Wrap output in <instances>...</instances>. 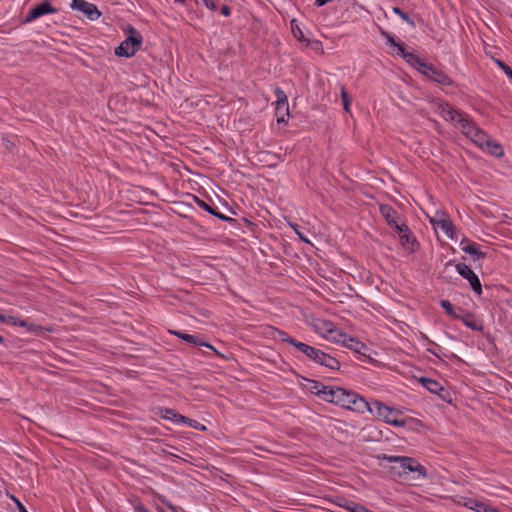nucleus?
<instances>
[{"label":"nucleus","mask_w":512,"mask_h":512,"mask_svg":"<svg viewBox=\"0 0 512 512\" xmlns=\"http://www.w3.org/2000/svg\"><path fill=\"white\" fill-rule=\"evenodd\" d=\"M316 394L327 402L334 403L358 413L374 411L363 397L353 391H348L340 387L322 386L321 389L317 390Z\"/></svg>","instance_id":"nucleus-1"},{"label":"nucleus","mask_w":512,"mask_h":512,"mask_svg":"<svg viewBox=\"0 0 512 512\" xmlns=\"http://www.w3.org/2000/svg\"><path fill=\"white\" fill-rule=\"evenodd\" d=\"M315 328L328 341L342 344L343 346L355 351L356 353L365 355L366 351L368 350L364 343L343 333L331 322L318 321V323L315 325Z\"/></svg>","instance_id":"nucleus-2"},{"label":"nucleus","mask_w":512,"mask_h":512,"mask_svg":"<svg viewBox=\"0 0 512 512\" xmlns=\"http://www.w3.org/2000/svg\"><path fill=\"white\" fill-rule=\"evenodd\" d=\"M370 406L374 409V411L371 413L387 424L395 427L407 428L410 430H417L418 428L422 427L421 421L412 417L401 419L399 418V416L402 414L400 410L386 406L381 402L375 401L370 404Z\"/></svg>","instance_id":"nucleus-3"},{"label":"nucleus","mask_w":512,"mask_h":512,"mask_svg":"<svg viewBox=\"0 0 512 512\" xmlns=\"http://www.w3.org/2000/svg\"><path fill=\"white\" fill-rule=\"evenodd\" d=\"M383 459L386 461H402L404 463V470H399L396 472V476L399 478L407 479L409 473H413L411 479L415 481L423 480L427 477L426 468L414 458L406 456L384 455Z\"/></svg>","instance_id":"nucleus-4"},{"label":"nucleus","mask_w":512,"mask_h":512,"mask_svg":"<svg viewBox=\"0 0 512 512\" xmlns=\"http://www.w3.org/2000/svg\"><path fill=\"white\" fill-rule=\"evenodd\" d=\"M126 39L115 49V55L130 58L141 49L143 38L141 34L131 25L126 30Z\"/></svg>","instance_id":"nucleus-5"},{"label":"nucleus","mask_w":512,"mask_h":512,"mask_svg":"<svg viewBox=\"0 0 512 512\" xmlns=\"http://www.w3.org/2000/svg\"><path fill=\"white\" fill-rule=\"evenodd\" d=\"M460 121L462 133L484 149L491 139L490 136L469 119H460Z\"/></svg>","instance_id":"nucleus-6"},{"label":"nucleus","mask_w":512,"mask_h":512,"mask_svg":"<svg viewBox=\"0 0 512 512\" xmlns=\"http://www.w3.org/2000/svg\"><path fill=\"white\" fill-rule=\"evenodd\" d=\"M274 93L276 96L275 114L277 117V122L287 123V118L290 115L287 95L280 87H276Z\"/></svg>","instance_id":"nucleus-7"},{"label":"nucleus","mask_w":512,"mask_h":512,"mask_svg":"<svg viewBox=\"0 0 512 512\" xmlns=\"http://www.w3.org/2000/svg\"><path fill=\"white\" fill-rule=\"evenodd\" d=\"M421 74L442 86H452L454 83L453 80L443 70L430 63L425 65L421 71Z\"/></svg>","instance_id":"nucleus-8"},{"label":"nucleus","mask_w":512,"mask_h":512,"mask_svg":"<svg viewBox=\"0 0 512 512\" xmlns=\"http://www.w3.org/2000/svg\"><path fill=\"white\" fill-rule=\"evenodd\" d=\"M57 11L58 10L52 6L48 0H44L29 10L25 18L22 20V23L27 24L33 22L44 15L55 14Z\"/></svg>","instance_id":"nucleus-9"},{"label":"nucleus","mask_w":512,"mask_h":512,"mask_svg":"<svg viewBox=\"0 0 512 512\" xmlns=\"http://www.w3.org/2000/svg\"><path fill=\"white\" fill-rule=\"evenodd\" d=\"M429 220L435 229L440 228L447 237L454 239V225L444 212L436 211L434 216L429 217Z\"/></svg>","instance_id":"nucleus-10"},{"label":"nucleus","mask_w":512,"mask_h":512,"mask_svg":"<svg viewBox=\"0 0 512 512\" xmlns=\"http://www.w3.org/2000/svg\"><path fill=\"white\" fill-rule=\"evenodd\" d=\"M71 9L82 12L88 19L94 21L100 18L101 12L97 6L85 0H72Z\"/></svg>","instance_id":"nucleus-11"},{"label":"nucleus","mask_w":512,"mask_h":512,"mask_svg":"<svg viewBox=\"0 0 512 512\" xmlns=\"http://www.w3.org/2000/svg\"><path fill=\"white\" fill-rule=\"evenodd\" d=\"M456 270L463 278L468 280L471 288L475 293H477L478 295L482 293L480 280L478 276L470 269L469 266L460 263L456 265Z\"/></svg>","instance_id":"nucleus-12"},{"label":"nucleus","mask_w":512,"mask_h":512,"mask_svg":"<svg viewBox=\"0 0 512 512\" xmlns=\"http://www.w3.org/2000/svg\"><path fill=\"white\" fill-rule=\"evenodd\" d=\"M2 323H6L13 326H21L23 328H26L27 331L32 332L36 335H40L44 331L43 327L33 323H28L25 320H20L12 315H3Z\"/></svg>","instance_id":"nucleus-13"},{"label":"nucleus","mask_w":512,"mask_h":512,"mask_svg":"<svg viewBox=\"0 0 512 512\" xmlns=\"http://www.w3.org/2000/svg\"><path fill=\"white\" fill-rule=\"evenodd\" d=\"M169 332L171 334L177 336L178 338L186 341L187 343H190V344H193V345H197V346L207 347V348L211 349L217 356H219L221 358H225L224 355L221 354L219 351H217L211 344H209L207 342L200 341L194 335H190V334H186V333H183V332H180V331H174V330H170Z\"/></svg>","instance_id":"nucleus-14"},{"label":"nucleus","mask_w":512,"mask_h":512,"mask_svg":"<svg viewBox=\"0 0 512 512\" xmlns=\"http://www.w3.org/2000/svg\"><path fill=\"white\" fill-rule=\"evenodd\" d=\"M190 189L194 192H206V186L213 184L211 179L205 175L196 173L188 179Z\"/></svg>","instance_id":"nucleus-15"},{"label":"nucleus","mask_w":512,"mask_h":512,"mask_svg":"<svg viewBox=\"0 0 512 512\" xmlns=\"http://www.w3.org/2000/svg\"><path fill=\"white\" fill-rule=\"evenodd\" d=\"M442 113L446 120L453 121L461 130L460 119H469L468 116L459 110L452 108L449 104L442 106Z\"/></svg>","instance_id":"nucleus-16"},{"label":"nucleus","mask_w":512,"mask_h":512,"mask_svg":"<svg viewBox=\"0 0 512 512\" xmlns=\"http://www.w3.org/2000/svg\"><path fill=\"white\" fill-rule=\"evenodd\" d=\"M460 245L464 252L473 257L474 261L484 259L486 256L484 252L480 251L479 246L476 243L471 242L468 239H463Z\"/></svg>","instance_id":"nucleus-17"},{"label":"nucleus","mask_w":512,"mask_h":512,"mask_svg":"<svg viewBox=\"0 0 512 512\" xmlns=\"http://www.w3.org/2000/svg\"><path fill=\"white\" fill-rule=\"evenodd\" d=\"M379 210L380 214L390 227L396 225L399 222V215L391 206L381 204L379 206Z\"/></svg>","instance_id":"nucleus-18"},{"label":"nucleus","mask_w":512,"mask_h":512,"mask_svg":"<svg viewBox=\"0 0 512 512\" xmlns=\"http://www.w3.org/2000/svg\"><path fill=\"white\" fill-rule=\"evenodd\" d=\"M381 35L386 39L387 43L390 46H394L397 48V54L403 58L404 54H407V51L405 50V44L401 41H396V39L387 31L380 29Z\"/></svg>","instance_id":"nucleus-19"},{"label":"nucleus","mask_w":512,"mask_h":512,"mask_svg":"<svg viewBox=\"0 0 512 512\" xmlns=\"http://www.w3.org/2000/svg\"><path fill=\"white\" fill-rule=\"evenodd\" d=\"M403 59L412 67L417 69L420 73L427 64L426 61L420 58L417 54L413 52H407V54L403 55Z\"/></svg>","instance_id":"nucleus-20"},{"label":"nucleus","mask_w":512,"mask_h":512,"mask_svg":"<svg viewBox=\"0 0 512 512\" xmlns=\"http://www.w3.org/2000/svg\"><path fill=\"white\" fill-rule=\"evenodd\" d=\"M465 326H467L468 328L472 329V330H475V331H479L482 329V325L474 318V316L472 314H469V313H460V318H459Z\"/></svg>","instance_id":"nucleus-21"},{"label":"nucleus","mask_w":512,"mask_h":512,"mask_svg":"<svg viewBox=\"0 0 512 512\" xmlns=\"http://www.w3.org/2000/svg\"><path fill=\"white\" fill-rule=\"evenodd\" d=\"M401 245L409 252H414L417 249L418 243L413 237L411 231L400 238Z\"/></svg>","instance_id":"nucleus-22"},{"label":"nucleus","mask_w":512,"mask_h":512,"mask_svg":"<svg viewBox=\"0 0 512 512\" xmlns=\"http://www.w3.org/2000/svg\"><path fill=\"white\" fill-rule=\"evenodd\" d=\"M420 382L431 393L439 394V392L443 390L440 383H438L436 380H433L431 378L423 377L420 379Z\"/></svg>","instance_id":"nucleus-23"},{"label":"nucleus","mask_w":512,"mask_h":512,"mask_svg":"<svg viewBox=\"0 0 512 512\" xmlns=\"http://www.w3.org/2000/svg\"><path fill=\"white\" fill-rule=\"evenodd\" d=\"M489 154H491L492 156H495V157H502L504 155V149L502 147V145H500L499 143L493 141L492 139H490V141L487 143V145L485 146V148Z\"/></svg>","instance_id":"nucleus-24"},{"label":"nucleus","mask_w":512,"mask_h":512,"mask_svg":"<svg viewBox=\"0 0 512 512\" xmlns=\"http://www.w3.org/2000/svg\"><path fill=\"white\" fill-rule=\"evenodd\" d=\"M291 345L294 346L296 349H298L300 352H302L305 356H307L309 359L313 356V353H315V349L312 346H309L305 343L291 340Z\"/></svg>","instance_id":"nucleus-25"},{"label":"nucleus","mask_w":512,"mask_h":512,"mask_svg":"<svg viewBox=\"0 0 512 512\" xmlns=\"http://www.w3.org/2000/svg\"><path fill=\"white\" fill-rule=\"evenodd\" d=\"M158 415L163 419L171 420L174 423H181L180 420H178V417L175 416H182L181 414L177 413L176 411L169 409V408H159Z\"/></svg>","instance_id":"nucleus-26"},{"label":"nucleus","mask_w":512,"mask_h":512,"mask_svg":"<svg viewBox=\"0 0 512 512\" xmlns=\"http://www.w3.org/2000/svg\"><path fill=\"white\" fill-rule=\"evenodd\" d=\"M440 304H441V307L446 311V313L448 315H450L456 319L460 318V313H462L461 309H458V312H456L453 305L447 300H442Z\"/></svg>","instance_id":"nucleus-27"},{"label":"nucleus","mask_w":512,"mask_h":512,"mask_svg":"<svg viewBox=\"0 0 512 512\" xmlns=\"http://www.w3.org/2000/svg\"><path fill=\"white\" fill-rule=\"evenodd\" d=\"M177 417H178V420H180L182 424H187L191 428L198 429V430H201V431H205L206 430V427L204 425L200 424L196 420L187 418L185 416H177Z\"/></svg>","instance_id":"nucleus-28"},{"label":"nucleus","mask_w":512,"mask_h":512,"mask_svg":"<svg viewBox=\"0 0 512 512\" xmlns=\"http://www.w3.org/2000/svg\"><path fill=\"white\" fill-rule=\"evenodd\" d=\"M320 365H323L330 369H338L339 368L338 360H336L335 358H333L332 356H330L326 353L324 354V357L322 358V362Z\"/></svg>","instance_id":"nucleus-29"},{"label":"nucleus","mask_w":512,"mask_h":512,"mask_svg":"<svg viewBox=\"0 0 512 512\" xmlns=\"http://www.w3.org/2000/svg\"><path fill=\"white\" fill-rule=\"evenodd\" d=\"M392 11H393V13L398 15L403 21H405L407 24H409L411 27H415V22L413 21V19L406 12H404L401 8L393 7Z\"/></svg>","instance_id":"nucleus-30"},{"label":"nucleus","mask_w":512,"mask_h":512,"mask_svg":"<svg viewBox=\"0 0 512 512\" xmlns=\"http://www.w3.org/2000/svg\"><path fill=\"white\" fill-rule=\"evenodd\" d=\"M340 96H341V100H342V103H343V108L344 110L349 113L350 112V105H351V96L349 95V93L346 91L345 87L342 86L341 87V93H340Z\"/></svg>","instance_id":"nucleus-31"},{"label":"nucleus","mask_w":512,"mask_h":512,"mask_svg":"<svg viewBox=\"0 0 512 512\" xmlns=\"http://www.w3.org/2000/svg\"><path fill=\"white\" fill-rule=\"evenodd\" d=\"M295 23H296L295 19L291 21V28H292V33H293L294 37L297 38L299 41L305 42V40H307V38H305L303 31Z\"/></svg>","instance_id":"nucleus-32"},{"label":"nucleus","mask_w":512,"mask_h":512,"mask_svg":"<svg viewBox=\"0 0 512 512\" xmlns=\"http://www.w3.org/2000/svg\"><path fill=\"white\" fill-rule=\"evenodd\" d=\"M497 66L505 73V75L512 81V68L504 63L502 60L495 59Z\"/></svg>","instance_id":"nucleus-33"},{"label":"nucleus","mask_w":512,"mask_h":512,"mask_svg":"<svg viewBox=\"0 0 512 512\" xmlns=\"http://www.w3.org/2000/svg\"><path fill=\"white\" fill-rule=\"evenodd\" d=\"M193 196V199L194 201L200 206L202 207L204 210L208 211L209 213L213 214V215H218L216 213V211L210 206L208 205L205 201L203 200H200L197 196H195L194 194H191Z\"/></svg>","instance_id":"nucleus-34"},{"label":"nucleus","mask_w":512,"mask_h":512,"mask_svg":"<svg viewBox=\"0 0 512 512\" xmlns=\"http://www.w3.org/2000/svg\"><path fill=\"white\" fill-rule=\"evenodd\" d=\"M392 228H394L396 230V232L399 235V238H401L403 235L410 232V229L408 228L407 225H405L403 223L400 224L399 222L396 225L392 226Z\"/></svg>","instance_id":"nucleus-35"},{"label":"nucleus","mask_w":512,"mask_h":512,"mask_svg":"<svg viewBox=\"0 0 512 512\" xmlns=\"http://www.w3.org/2000/svg\"><path fill=\"white\" fill-rule=\"evenodd\" d=\"M306 46L312 48L313 50H322V43L319 40H305Z\"/></svg>","instance_id":"nucleus-36"},{"label":"nucleus","mask_w":512,"mask_h":512,"mask_svg":"<svg viewBox=\"0 0 512 512\" xmlns=\"http://www.w3.org/2000/svg\"><path fill=\"white\" fill-rule=\"evenodd\" d=\"M476 505H483V502H480L478 500H475V499H469L466 503H465V506L468 507L469 509L471 510H475L478 512L479 508L476 507Z\"/></svg>","instance_id":"nucleus-37"},{"label":"nucleus","mask_w":512,"mask_h":512,"mask_svg":"<svg viewBox=\"0 0 512 512\" xmlns=\"http://www.w3.org/2000/svg\"><path fill=\"white\" fill-rule=\"evenodd\" d=\"M275 333L279 336V339L283 342L289 343L291 345V340H294L292 337H290L287 333L276 330Z\"/></svg>","instance_id":"nucleus-38"},{"label":"nucleus","mask_w":512,"mask_h":512,"mask_svg":"<svg viewBox=\"0 0 512 512\" xmlns=\"http://www.w3.org/2000/svg\"><path fill=\"white\" fill-rule=\"evenodd\" d=\"M324 354L325 353L323 351H321L319 349H315V353H313V356L310 359L318 364H321Z\"/></svg>","instance_id":"nucleus-39"},{"label":"nucleus","mask_w":512,"mask_h":512,"mask_svg":"<svg viewBox=\"0 0 512 512\" xmlns=\"http://www.w3.org/2000/svg\"><path fill=\"white\" fill-rule=\"evenodd\" d=\"M289 225L295 231V233L298 235L301 241L309 243V240L299 231L297 224L290 223Z\"/></svg>","instance_id":"nucleus-40"},{"label":"nucleus","mask_w":512,"mask_h":512,"mask_svg":"<svg viewBox=\"0 0 512 512\" xmlns=\"http://www.w3.org/2000/svg\"><path fill=\"white\" fill-rule=\"evenodd\" d=\"M391 463H396L397 465L393 466L391 468V471L393 473L394 476H396V472L397 471H403L404 470V463L402 461H390Z\"/></svg>","instance_id":"nucleus-41"},{"label":"nucleus","mask_w":512,"mask_h":512,"mask_svg":"<svg viewBox=\"0 0 512 512\" xmlns=\"http://www.w3.org/2000/svg\"><path fill=\"white\" fill-rule=\"evenodd\" d=\"M204 5L211 11H215L217 9V5L214 0H202Z\"/></svg>","instance_id":"nucleus-42"},{"label":"nucleus","mask_w":512,"mask_h":512,"mask_svg":"<svg viewBox=\"0 0 512 512\" xmlns=\"http://www.w3.org/2000/svg\"><path fill=\"white\" fill-rule=\"evenodd\" d=\"M357 503L353 502V501H346L344 505H342L347 511H350V512H353L354 511V507H357Z\"/></svg>","instance_id":"nucleus-43"},{"label":"nucleus","mask_w":512,"mask_h":512,"mask_svg":"<svg viewBox=\"0 0 512 512\" xmlns=\"http://www.w3.org/2000/svg\"><path fill=\"white\" fill-rule=\"evenodd\" d=\"M221 14L224 15L225 17H228L231 15V8L228 6V5H223L221 7Z\"/></svg>","instance_id":"nucleus-44"},{"label":"nucleus","mask_w":512,"mask_h":512,"mask_svg":"<svg viewBox=\"0 0 512 512\" xmlns=\"http://www.w3.org/2000/svg\"><path fill=\"white\" fill-rule=\"evenodd\" d=\"M14 500V502L16 503L17 507H18V510L19 512H28L26 510V508L24 507V505L18 500L16 499L15 497L12 498Z\"/></svg>","instance_id":"nucleus-45"},{"label":"nucleus","mask_w":512,"mask_h":512,"mask_svg":"<svg viewBox=\"0 0 512 512\" xmlns=\"http://www.w3.org/2000/svg\"><path fill=\"white\" fill-rule=\"evenodd\" d=\"M354 511L353 512H373L371 510H369L368 508H366L365 506L363 505H360L358 504L357 507H354Z\"/></svg>","instance_id":"nucleus-46"},{"label":"nucleus","mask_w":512,"mask_h":512,"mask_svg":"<svg viewBox=\"0 0 512 512\" xmlns=\"http://www.w3.org/2000/svg\"><path fill=\"white\" fill-rule=\"evenodd\" d=\"M3 144L7 149H11L14 146V144L7 139H3Z\"/></svg>","instance_id":"nucleus-47"},{"label":"nucleus","mask_w":512,"mask_h":512,"mask_svg":"<svg viewBox=\"0 0 512 512\" xmlns=\"http://www.w3.org/2000/svg\"><path fill=\"white\" fill-rule=\"evenodd\" d=\"M137 512H149L144 506H137Z\"/></svg>","instance_id":"nucleus-48"},{"label":"nucleus","mask_w":512,"mask_h":512,"mask_svg":"<svg viewBox=\"0 0 512 512\" xmlns=\"http://www.w3.org/2000/svg\"><path fill=\"white\" fill-rule=\"evenodd\" d=\"M162 502L166 504L165 500H162ZM167 506H168V508H169L170 510H172V511H174V510H175V507H174L172 504L167 503Z\"/></svg>","instance_id":"nucleus-49"},{"label":"nucleus","mask_w":512,"mask_h":512,"mask_svg":"<svg viewBox=\"0 0 512 512\" xmlns=\"http://www.w3.org/2000/svg\"><path fill=\"white\" fill-rule=\"evenodd\" d=\"M175 2H178V3L184 4V3L186 2V0H175Z\"/></svg>","instance_id":"nucleus-50"},{"label":"nucleus","mask_w":512,"mask_h":512,"mask_svg":"<svg viewBox=\"0 0 512 512\" xmlns=\"http://www.w3.org/2000/svg\"><path fill=\"white\" fill-rule=\"evenodd\" d=\"M145 192L153 193V190L146 189Z\"/></svg>","instance_id":"nucleus-51"},{"label":"nucleus","mask_w":512,"mask_h":512,"mask_svg":"<svg viewBox=\"0 0 512 512\" xmlns=\"http://www.w3.org/2000/svg\"><path fill=\"white\" fill-rule=\"evenodd\" d=\"M3 314L0 313V322H2Z\"/></svg>","instance_id":"nucleus-52"},{"label":"nucleus","mask_w":512,"mask_h":512,"mask_svg":"<svg viewBox=\"0 0 512 512\" xmlns=\"http://www.w3.org/2000/svg\"><path fill=\"white\" fill-rule=\"evenodd\" d=\"M3 342V337L0 336V344Z\"/></svg>","instance_id":"nucleus-53"}]
</instances>
